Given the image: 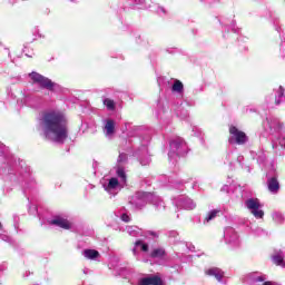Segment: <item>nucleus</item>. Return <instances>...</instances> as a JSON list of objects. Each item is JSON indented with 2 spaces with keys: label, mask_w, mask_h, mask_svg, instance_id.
Listing matches in <instances>:
<instances>
[{
  "label": "nucleus",
  "mask_w": 285,
  "mask_h": 285,
  "mask_svg": "<svg viewBox=\"0 0 285 285\" xmlns=\"http://www.w3.org/2000/svg\"><path fill=\"white\" fill-rule=\"evenodd\" d=\"M29 77L33 83H37L39 88L42 90H49V92H55V87L57 86V82L50 80V78L37 72L32 71L29 73Z\"/></svg>",
  "instance_id": "nucleus-2"
},
{
  "label": "nucleus",
  "mask_w": 285,
  "mask_h": 285,
  "mask_svg": "<svg viewBox=\"0 0 285 285\" xmlns=\"http://www.w3.org/2000/svg\"><path fill=\"white\" fill-rule=\"evenodd\" d=\"M273 263L276 264V266H284V256L282 255L273 256Z\"/></svg>",
  "instance_id": "nucleus-15"
},
{
  "label": "nucleus",
  "mask_w": 285,
  "mask_h": 285,
  "mask_svg": "<svg viewBox=\"0 0 285 285\" xmlns=\"http://www.w3.org/2000/svg\"><path fill=\"white\" fill-rule=\"evenodd\" d=\"M229 135H232L229 141H233V139H235L238 146H244V144L248 141V136H246V132L238 130V128L233 125L229 127Z\"/></svg>",
  "instance_id": "nucleus-4"
},
{
  "label": "nucleus",
  "mask_w": 285,
  "mask_h": 285,
  "mask_svg": "<svg viewBox=\"0 0 285 285\" xmlns=\"http://www.w3.org/2000/svg\"><path fill=\"white\" fill-rule=\"evenodd\" d=\"M141 250H142L144 253H148V244H144V243H142V245H141Z\"/></svg>",
  "instance_id": "nucleus-19"
},
{
  "label": "nucleus",
  "mask_w": 285,
  "mask_h": 285,
  "mask_svg": "<svg viewBox=\"0 0 285 285\" xmlns=\"http://www.w3.org/2000/svg\"><path fill=\"white\" fill-rule=\"evenodd\" d=\"M173 92H184V83L180 80H175L171 87Z\"/></svg>",
  "instance_id": "nucleus-12"
},
{
  "label": "nucleus",
  "mask_w": 285,
  "mask_h": 285,
  "mask_svg": "<svg viewBox=\"0 0 285 285\" xmlns=\"http://www.w3.org/2000/svg\"><path fill=\"white\" fill-rule=\"evenodd\" d=\"M117 186H119V179L110 178L109 183L107 185L108 190H115V188H117Z\"/></svg>",
  "instance_id": "nucleus-14"
},
{
  "label": "nucleus",
  "mask_w": 285,
  "mask_h": 285,
  "mask_svg": "<svg viewBox=\"0 0 285 285\" xmlns=\"http://www.w3.org/2000/svg\"><path fill=\"white\" fill-rule=\"evenodd\" d=\"M116 173L122 181H126V170H124V168L119 167Z\"/></svg>",
  "instance_id": "nucleus-17"
},
{
  "label": "nucleus",
  "mask_w": 285,
  "mask_h": 285,
  "mask_svg": "<svg viewBox=\"0 0 285 285\" xmlns=\"http://www.w3.org/2000/svg\"><path fill=\"white\" fill-rule=\"evenodd\" d=\"M144 244V242H141V240H136L135 242V246H141Z\"/></svg>",
  "instance_id": "nucleus-22"
},
{
  "label": "nucleus",
  "mask_w": 285,
  "mask_h": 285,
  "mask_svg": "<svg viewBox=\"0 0 285 285\" xmlns=\"http://www.w3.org/2000/svg\"><path fill=\"white\" fill-rule=\"evenodd\" d=\"M246 207L248 210H252V215L256 217V219H263L264 218V210L259 209L261 204L257 198H249L245 202Z\"/></svg>",
  "instance_id": "nucleus-3"
},
{
  "label": "nucleus",
  "mask_w": 285,
  "mask_h": 285,
  "mask_svg": "<svg viewBox=\"0 0 285 285\" xmlns=\"http://www.w3.org/2000/svg\"><path fill=\"white\" fill-rule=\"evenodd\" d=\"M52 226H58L59 228H63V230H70L72 228V224L70 220L61 217H56L50 222Z\"/></svg>",
  "instance_id": "nucleus-5"
},
{
  "label": "nucleus",
  "mask_w": 285,
  "mask_h": 285,
  "mask_svg": "<svg viewBox=\"0 0 285 285\" xmlns=\"http://www.w3.org/2000/svg\"><path fill=\"white\" fill-rule=\"evenodd\" d=\"M278 97H284V88L279 87Z\"/></svg>",
  "instance_id": "nucleus-20"
},
{
  "label": "nucleus",
  "mask_w": 285,
  "mask_h": 285,
  "mask_svg": "<svg viewBox=\"0 0 285 285\" xmlns=\"http://www.w3.org/2000/svg\"><path fill=\"white\" fill-rule=\"evenodd\" d=\"M275 104H276V106H279V104H282V100L275 99Z\"/></svg>",
  "instance_id": "nucleus-24"
},
{
  "label": "nucleus",
  "mask_w": 285,
  "mask_h": 285,
  "mask_svg": "<svg viewBox=\"0 0 285 285\" xmlns=\"http://www.w3.org/2000/svg\"><path fill=\"white\" fill-rule=\"evenodd\" d=\"M104 104L107 106L108 110H115V100L107 98Z\"/></svg>",
  "instance_id": "nucleus-16"
},
{
  "label": "nucleus",
  "mask_w": 285,
  "mask_h": 285,
  "mask_svg": "<svg viewBox=\"0 0 285 285\" xmlns=\"http://www.w3.org/2000/svg\"><path fill=\"white\" fill-rule=\"evenodd\" d=\"M205 275H208L209 277H215L217 282H222V279H224V272H222V269H219L218 267H212L205 271Z\"/></svg>",
  "instance_id": "nucleus-7"
},
{
  "label": "nucleus",
  "mask_w": 285,
  "mask_h": 285,
  "mask_svg": "<svg viewBox=\"0 0 285 285\" xmlns=\"http://www.w3.org/2000/svg\"><path fill=\"white\" fill-rule=\"evenodd\" d=\"M267 186L269 193H277L279 190V181L277 178L273 177L267 180Z\"/></svg>",
  "instance_id": "nucleus-8"
},
{
  "label": "nucleus",
  "mask_w": 285,
  "mask_h": 285,
  "mask_svg": "<svg viewBox=\"0 0 285 285\" xmlns=\"http://www.w3.org/2000/svg\"><path fill=\"white\" fill-rule=\"evenodd\" d=\"M263 285H273V282L267 281V282H264Z\"/></svg>",
  "instance_id": "nucleus-23"
},
{
  "label": "nucleus",
  "mask_w": 285,
  "mask_h": 285,
  "mask_svg": "<svg viewBox=\"0 0 285 285\" xmlns=\"http://www.w3.org/2000/svg\"><path fill=\"white\" fill-rule=\"evenodd\" d=\"M165 255L166 250L164 248H156L150 253L149 257L157 259L158 257H164Z\"/></svg>",
  "instance_id": "nucleus-10"
},
{
  "label": "nucleus",
  "mask_w": 285,
  "mask_h": 285,
  "mask_svg": "<svg viewBox=\"0 0 285 285\" xmlns=\"http://www.w3.org/2000/svg\"><path fill=\"white\" fill-rule=\"evenodd\" d=\"M121 219L122 222H126V224H128V222H130V216H128V214H122Z\"/></svg>",
  "instance_id": "nucleus-18"
},
{
  "label": "nucleus",
  "mask_w": 285,
  "mask_h": 285,
  "mask_svg": "<svg viewBox=\"0 0 285 285\" xmlns=\"http://www.w3.org/2000/svg\"><path fill=\"white\" fill-rule=\"evenodd\" d=\"M83 257H86V259H99L101 254H99L97 249H85Z\"/></svg>",
  "instance_id": "nucleus-9"
},
{
  "label": "nucleus",
  "mask_w": 285,
  "mask_h": 285,
  "mask_svg": "<svg viewBox=\"0 0 285 285\" xmlns=\"http://www.w3.org/2000/svg\"><path fill=\"white\" fill-rule=\"evenodd\" d=\"M40 126L46 137L52 135V140L57 144H63L68 139V119L60 111L45 112Z\"/></svg>",
  "instance_id": "nucleus-1"
},
{
  "label": "nucleus",
  "mask_w": 285,
  "mask_h": 285,
  "mask_svg": "<svg viewBox=\"0 0 285 285\" xmlns=\"http://www.w3.org/2000/svg\"><path fill=\"white\" fill-rule=\"evenodd\" d=\"M220 213H222V210H219V209H214V210L209 212L207 214V216L205 217V222H213V219H215V217H217V215Z\"/></svg>",
  "instance_id": "nucleus-13"
},
{
  "label": "nucleus",
  "mask_w": 285,
  "mask_h": 285,
  "mask_svg": "<svg viewBox=\"0 0 285 285\" xmlns=\"http://www.w3.org/2000/svg\"><path fill=\"white\" fill-rule=\"evenodd\" d=\"M105 130H107V135H114L115 134V120H112V119L107 120Z\"/></svg>",
  "instance_id": "nucleus-11"
},
{
  "label": "nucleus",
  "mask_w": 285,
  "mask_h": 285,
  "mask_svg": "<svg viewBox=\"0 0 285 285\" xmlns=\"http://www.w3.org/2000/svg\"><path fill=\"white\" fill-rule=\"evenodd\" d=\"M265 281H266V278H264V276L256 277V282H265Z\"/></svg>",
  "instance_id": "nucleus-21"
},
{
  "label": "nucleus",
  "mask_w": 285,
  "mask_h": 285,
  "mask_svg": "<svg viewBox=\"0 0 285 285\" xmlns=\"http://www.w3.org/2000/svg\"><path fill=\"white\" fill-rule=\"evenodd\" d=\"M0 228H1V223H0Z\"/></svg>",
  "instance_id": "nucleus-25"
},
{
  "label": "nucleus",
  "mask_w": 285,
  "mask_h": 285,
  "mask_svg": "<svg viewBox=\"0 0 285 285\" xmlns=\"http://www.w3.org/2000/svg\"><path fill=\"white\" fill-rule=\"evenodd\" d=\"M164 281H161V277L154 275L144 277L140 279L139 285H163Z\"/></svg>",
  "instance_id": "nucleus-6"
}]
</instances>
